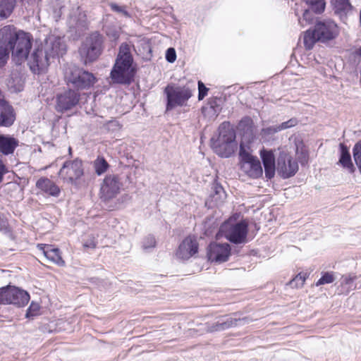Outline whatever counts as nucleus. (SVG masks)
I'll use <instances>...</instances> for the list:
<instances>
[{"label": "nucleus", "instance_id": "1a4fd4ad", "mask_svg": "<svg viewBox=\"0 0 361 361\" xmlns=\"http://www.w3.org/2000/svg\"><path fill=\"white\" fill-rule=\"evenodd\" d=\"M164 94L167 99L166 111H171L176 106H185L192 96L189 87L178 86L173 83L165 87Z\"/></svg>", "mask_w": 361, "mask_h": 361}, {"label": "nucleus", "instance_id": "7ed1b4c3", "mask_svg": "<svg viewBox=\"0 0 361 361\" xmlns=\"http://www.w3.org/2000/svg\"><path fill=\"white\" fill-rule=\"evenodd\" d=\"M339 34L337 24L330 18L317 20L313 30L305 32L303 42L307 49H312L316 42H326L335 39Z\"/></svg>", "mask_w": 361, "mask_h": 361}, {"label": "nucleus", "instance_id": "3c124183", "mask_svg": "<svg viewBox=\"0 0 361 361\" xmlns=\"http://www.w3.org/2000/svg\"><path fill=\"white\" fill-rule=\"evenodd\" d=\"M68 151H69V153L71 154V147H69Z\"/></svg>", "mask_w": 361, "mask_h": 361}, {"label": "nucleus", "instance_id": "2f4dec72", "mask_svg": "<svg viewBox=\"0 0 361 361\" xmlns=\"http://www.w3.org/2000/svg\"><path fill=\"white\" fill-rule=\"evenodd\" d=\"M94 166L97 174L101 175L107 170L109 164L103 157H98L94 161Z\"/></svg>", "mask_w": 361, "mask_h": 361}, {"label": "nucleus", "instance_id": "cd10ccee", "mask_svg": "<svg viewBox=\"0 0 361 361\" xmlns=\"http://www.w3.org/2000/svg\"><path fill=\"white\" fill-rule=\"evenodd\" d=\"M213 192L211 195L212 201L216 204L222 203L226 197V194L221 185L219 184H214L212 188Z\"/></svg>", "mask_w": 361, "mask_h": 361}, {"label": "nucleus", "instance_id": "ddd939ff", "mask_svg": "<svg viewBox=\"0 0 361 361\" xmlns=\"http://www.w3.org/2000/svg\"><path fill=\"white\" fill-rule=\"evenodd\" d=\"M40 45L49 60L56 56H62L66 52V45L63 39L54 35H49Z\"/></svg>", "mask_w": 361, "mask_h": 361}, {"label": "nucleus", "instance_id": "c9c22d12", "mask_svg": "<svg viewBox=\"0 0 361 361\" xmlns=\"http://www.w3.org/2000/svg\"><path fill=\"white\" fill-rule=\"evenodd\" d=\"M335 280V277L332 273L326 272L325 273L316 283V286H320L327 283H331L334 282Z\"/></svg>", "mask_w": 361, "mask_h": 361}, {"label": "nucleus", "instance_id": "f03ea898", "mask_svg": "<svg viewBox=\"0 0 361 361\" xmlns=\"http://www.w3.org/2000/svg\"><path fill=\"white\" fill-rule=\"evenodd\" d=\"M133 61L130 46L126 43L121 44L116 62L110 73L113 83L128 85L131 82L134 76L132 67Z\"/></svg>", "mask_w": 361, "mask_h": 361}, {"label": "nucleus", "instance_id": "8fccbe9b", "mask_svg": "<svg viewBox=\"0 0 361 361\" xmlns=\"http://www.w3.org/2000/svg\"><path fill=\"white\" fill-rule=\"evenodd\" d=\"M359 54L361 55V47L360 49H359Z\"/></svg>", "mask_w": 361, "mask_h": 361}, {"label": "nucleus", "instance_id": "a18cd8bd", "mask_svg": "<svg viewBox=\"0 0 361 361\" xmlns=\"http://www.w3.org/2000/svg\"><path fill=\"white\" fill-rule=\"evenodd\" d=\"M6 226V221L0 216V230Z\"/></svg>", "mask_w": 361, "mask_h": 361}, {"label": "nucleus", "instance_id": "5701e85b", "mask_svg": "<svg viewBox=\"0 0 361 361\" xmlns=\"http://www.w3.org/2000/svg\"><path fill=\"white\" fill-rule=\"evenodd\" d=\"M18 146V140L15 137L0 135V152L3 154H13Z\"/></svg>", "mask_w": 361, "mask_h": 361}, {"label": "nucleus", "instance_id": "f3484780", "mask_svg": "<svg viewBox=\"0 0 361 361\" xmlns=\"http://www.w3.org/2000/svg\"><path fill=\"white\" fill-rule=\"evenodd\" d=\"M231 247L228 243H212L209 245L208 257L212 262H224L228 259Z\"/></svg>", "mask_w": 361, "mask_h": 361}, {"label": "nucleus", "instance_id": "0eeeda50", "mask_svg": "<svg viewBox=\"0 0 361 361\" xmlns=\"http://www.w3.org/2000/svg\"><path fill=\"white\" fill-rule=\"evenodd\" d=\"M247 226L245 221L235 222L229 219L221 226L219 233L233 243L243 244L247 243Z\"/></svg>", "mask_w": 361, "mask_h": 361}, {"label": "nucleus", "instance_id": "f8f14e48", "mask_svg": "<svg viewBox=\"0 0 361 361\" xmlns=\"http://www.w3.org/2000/svg\"><path fill=\"white\" fill-rule=\"evenodd\" d=\"M241 171L252 178H257L263 173L259 160L245 150L242 145L240 149Z\"/></svg>", "mask_w": 361, "mask_h": 361}, {"label": "nucleus", "instance_id": "4468645a", "mask_svg": "<svg viewBox=\"0 0 361 361\" xmlns=\"http://www.w3.org/2000/svg\"><path fill=\"white\" fill-rule=\"evenodd\" d=\"M121 183L118 176L109 175L104 179L100 188V198L103 201H109L115 198L120 192Z\"/></svg>", "mask_w": 361, "mask_h": 361}, {"label": "nucleus", "instance_id": "72a5a7b5", "mask_svg": "<svg viewBox=\"0 0 361 361\" xmlns=\"http://www.w3.org/2000/svg\"><path fill=\"white\" fill-rule=\"evenodd\" d=\"M278 132L276 126H272L262 128L260 135L262 138L268 140L272 137Z\"/></svg>", "mask_w": 361, "mask_h": 361}, {"label": "nucleus", "instance_id": "aec40b11", "mask_svg": "<svg viewBox=\"0 0 361 361\" xmlns=\"http://www.w3.org/2000/svg\"><path fill=\"white\" fill-rule=\"evenodd\" d=\"M6 30L4 27L0 29V68L6 63L11 51L8 42V39H11V32Z\"/></svg>", "mask_w": 361, "mask_h": 361}, {"label": "nucleus", "instance_id": "4be33fe9", "mask_svg": "<svg viewBox=\"0 0 361 361\" xmlns=\"http://www.w3.org/2000/svg\"><path fill=\"white\" fill-rule=\"evenodd\" d=\"M16 120L13 107L7 104H0V127H10Z\"/></svg>", "mask_w": 361, "mask_h": 361}, {"label": "nucleus", "instance_id": "37998d69", "mask_svg": "<svg viewBox=\"0 0 361 361\" xmlns=\"http://www.w3.org/2000/svg\"><path fill=\"white\" fill-rule=\"evenodd\" d=\"M342 283L350 284L354 280V278L350 276H343L341 279Z\"/></svg>", "mask_w": 361, "mask_h": 361}, {"label": "nucleus", "instance_id": "79ce46f5", "mask_svg": "<svg viewBox=\"0 0 361 361\" xmlns=\"http://www.w3.org/2000/svg\"><path fill=\"white\" fill-rule=\"evenodd\" d=\"M198 89H199L198 98L200 100H202L207 95L208 88H207L202 82L199 81Z\"/></svg>", "mask_w": 361, "mask_h": 361}, {"label": "nucleus", "instance_id": "f704fd0d", "mask_svg": "<svg viewBox=\"0 0 361 361\" xmlns=\"http://www.w3.org/2000/svg\"><path fill=\"white\" fill-rule=\"evenodd\" d=\"M298 123V121L295 118H292L287 121L283 122L279 125H276L278 129V131H281L283 130H286L292 127L295 126Z\"/></svg>", "mask_w": 361, "mask_h": 361}, {"label": "nucleus", "instance_id": "9d476101", "mask_svg": "<svg viewBox=\"0 0 361 361\" xmlns=\"http://www.w3.org/2000/svg\"><path fill=\"white\" fill-rule=\"evenodd\" d=\"M30 300V295L18 287L7 286L0 288V305L25 306Z\"/></svg>", "mask_w": 361, "mask_h": 361}, {"label": "nucleus", "instance_id": "412c9836", "mask_svg": "<svg viewBox=\"0 0 361 361\" xmlns=\"http://www.w3.org/2000/svg\"><path fill=\"white\" fill-rule=\"evenodd\" d=\"M35 185L41 192L50 196L58 197L61 192L59 187L48 178H40Z\"/></svg>", "mask_w": 361, "mask_h": 361}, {"label": "nucleus", "instance_id": "6e6552de", "mask_svg": "<svg viewBox=\"0 0 361 361\" xmlns=\"http://www.w3.org/2000/svg\"><path fill=\"white\" fill-rule=\"evenodd\" d=\"M102 37L94 32L85 39L79 49L80 56L85 64L97 60L102 52Z\"/></svg>", "mask_w": 361, "mask_h": 361}, {"label": "nucleus", "instance_id": "20e7f679", "mask_svg": "<svg viewBox=\"0 0 361 361\" xmlns=\"http://www.w3.org/2000/svg\"><path fill=\"white\" fill-rule=\"evenodd\" d=\"M235 133L228 122L222 123L218 129V135L211 138L214 151L222 157H229L235 148Z\"/></svg>", "mask_w": 361, "mask_h": 361}, {"label": "nucleus", "instance_id": "423d86ee", "mask_svg": "<svg viewBox=\"0 0 361 361\" xmlns=\"http://www.w3.org/2000/svg\"><path fill=\"white\" fill-rule=\"evenodd\" d=\"M64 77L68 85L78 90L89 89L97 81L92 73L73 65L66 68Z\"/></svg>", "mask_w": 361, "mask_h": 361}, {"label": "nucleus", "instance_id": "49530a36", "mask_svg": "<svg viewBox=\"0 0 361 361\" xmlns=\"http://www.w3.org/2000/svg\"><path fill=\"white\" fill-rule=\"evenodd\" d=\"M8 102L5 101L4 95L2 94L1 92L0 91V104H7Z\"/></svg>", "mask_w": 361, "mask_h": 361}, {"label": "nucleus", "instance_id": "9b49d317", "mask_svg": "<svg viewBox=\"0 0 361 361\" xmlns=\"http://www.w3.org/2000/svg\"><path fill=\"white\" fill-rule=\"evenodd\" d=\"M83 173L82 163L79 159L66 161L59 171V176L64 183L75 186Z\"/></svg>", "mask_w": 361, "mask_h": 361}, {"label": "nucleus", "instance_id": "58836bf2", "mask_svg": "<svg viewBox=\"0 0 361 361\" xmlns=\"http://www.w3.org/2000/svg\"><path fill=\"white\" fill-rule=\"evenodd\" d=\"M155 244H156L155 238L152 235H149L145 238V240L143 243V247L145 249L153 247L155 246Z\"/></svg>", "mask_w": 361, "mask_h": 361}, {"label": "nucleus", "instance_id": "c85d7f7f", "mask_svg": "<svg viewBox=\"0 0 361 361\" xmlns=\"http://www.w3.org/2000/svg\"><path fill=\"white\" fill-rule=\"evenodd\" d=\"M307 5L316 13L324 11L326 2L324 0H304Z\"/></svg>", "mask_w": 361, "mask_h": 361}, {"label": "nucleus", "instance_id": "ea45409f", "mask_svg": "<svg viewBox=\"0 0 361 361\" xmlns=\"http://www.w3.org/2000/svg\"><path fill=\"white\" fill-rule=\"evenodd\" d=\"M166 59L170 63H173L176 61V54L175 49L173 48H169L167 49L166 54Z\"/></svg>", "mask_w": 361, "mask_h": 361}, {"label": "nucleus", "instance_id": "2eb2a0df", "mask_svg": "<svg viewBox=\"0 0 361 361\" xmlns=\"http://www.w3.org/2000/svg\"><path fill=\"white\" fill-rule=\"evenodd\" d=\"M80 95L75 90H67L56 97V110L58 112H63L71 109L79 102Z\"/></svg>", "mask_w": 361, "mask_h": 361}, {"label": "nucleus", "instance_id": "a878e982", "mask_svg": "<svg viewBox=\"0 0 361 361\" xmlns=\"http://www.w3.org/2000/svg\"><path fill=\"white\" fill-rule=\"evenodd\" d=\"M331 4L334 13L341 17L345 15L351 9L349 0H331Z\"/></svg>", "mask_w": 361, "mask_h": 361}, {"label": "nucleus", "instance_id": "a19ab883", "mask_svg": "<svg viewBox=\"0 0 361 361\" xmlns=\"http://www.w3.org/2000/svg\"><path fill=\"white\" fill-rule=\"evenodd\" d=\"M39 310V305L37 303L32 302L27 310L26 316L27 317L30 316H33L38 312Z\"/></svg>", "mask_w": 361, "mask_h": 361}, {"label": "nucleus", "instance_id": "f257e3e1", "mask_svg": "<svg viewBox=\"0 0 361 361\" xmlns=\"http://www.w3.org/2000/svg\"><path fill=\"white\" fill-rule=\"evenodd\" d=\"M260 157L264 164L265 176L267 178L271 179L274 176L276 169L283 178L293 176L298 170V163L292 161L290 156L285 152H280L276 166L275 157L272 151L262 149L260 151Z\"/></svg>", "mask_w": 361, "mask_h": 361}, {"label": "nucleus", "instance_id": "de8ad7c7", "mask_svg": "<svg viewBox=\"0 0 361 361\" xmlns=\"http://www.w3.org/2000/svg\"><path fill=\"white\" fill-rule=\"evenodd\" d=\"M85 247H92V248H94L96 247V243L94 241H92L91 242V244H87L85 243L84 245Z\"/></svg>", "mask_w": 361, "mask_h": 361}, {"label": "nucleus", "instance_id": "39448f33", "mask_svg": "<svg viewBox=\"0 0 361 361\" xmlns=\"http://www.w3.org/2000/svg\"><path fill=\"white\" fill-rule=\"evenodd\" d=\"M4 29L11 32V39H8V47L16 63H20L27 59L32 47V38L29 33L18 30L13 25H6Z\"/></svg>", "mask_w": 361, "mask_h": 361}, {"label": "nucleus", "instance_id": "4c0bfd02", "mask_svg": "<svg viewBox=\"0 0 361 361\" xmlns=\"http://www.w3.org/2000/svg\"><path fill=\"white\" fill-rule=\"evenodd\" d=\"M110 7H111V10L114 11V12L121 13V15H123L126 17L130 16L128 12L126 10V8L124 6H121L117 5L115 3H111V4H110Z\"/></svg>", "mask_w": 361, "mask_h": 361}, {"label": "nucleus", "instance_id": "c756f323", "mask_svg": "<svg viewBox=\"0 0 361 361\" xmlns=\"http://www.w3.org/2000/svg\"><path fill=\"white\" fill-rule=\"evenodd\" d=\"M240 130L244 133L252 135L253 133V121L251 118L246 116L242 118L238 125Z\"/></svg>", "mask_w": 361, "mask_h": 361}, {"label": "nucleus", "instance_id": "c03bdc74", "mask_svg": "<svg viewBox=\"0 0 361 361\" xmlns=\"http://www.w3.org/2000/svg\"><path fill=\"white\" fill-rule=\"evenodd\" d=\"M6 169L1 160H0V173L4 175L6 173Z\"/></svg>", "mask_w": 361, "mask_h": 361}, {"label": "nucleus", "instance_id": "473e14b6", "mask_svg": "<svg viewBox=\"0 0 361 361\" xmlns=\"http://www.w3.org/2000/svg\"><path fill=\"white\" fill-rule=\"evenodd\" d=\"M353 157L361 173V140L356 143L353 147Z\"/></svg>", "mask_w": 361, "mask_h": 361}, {"label": "nucleus", "instance_id": "6ab92c4d", "mask_svg": "<svg viewBox=\"0 0 361 361\" xmlns=\"http://www.w3.org/2000/svg\"><path fill=\"white\" fill-rule=\"evenodd\" d=\"M37 248L42 252L44 257L49 261L60 267L65 266V261L62 259L60 250L58 248L47 244H38Z\"/></svg>", "mask_w": 361, "mask_h": 361}, {"label": "nucleus", "instance_id": "7c9ffc66", "mask_svg": "<svg viewBox=\"0 0 361 361\" xmlns=\"http://www.w3.org/2000/svg\"><path fill=\"white\" fill-rule=\"evenodd\" d=\"M307 277V275L306 273L300 272L289 282V285L295 288H301L303 286Z\"/></svg>", "mask_w": 361, "mask_h": 361}, {"label": "nucleus", "instance_id": "e433bc0d", "mask_svg": "<svg viewBox=\"0 0 361 361\" xmlns=\"http://www.w3.org/2000/svg\"><path fill=\"white\" fill-rule=\"evenodd\" d=\"M312 20V16L308 10H305L303 13L302 18L298 19L299 24L302 27H305L310 23Z\"/></svg>", "mask_w": 361, "mask_h": 361}, {"label": "nucleus", "instance_id": "a211bd4d", "mask_svg": "<svg viewBox=\"0 0 361 361\" xmlns=\"http://www.w3.org/2000/svg\"><path fill=\"white\" fill-rule=\"evenodd\" d=\"M198 251V243L195 236L186 237L180 244L176 255L180 259H188Z\"/></svg>", "mask_w": 361, "mask_h": 361}, {"label": "nucleus", "instance_id": "bb28decb", "mask_svg": "<svg viewBox=\"0 0 361 361\" xmlns=\"http://www.w3.org/2000/svg\"><path fill=\"white\" fill-rule=\"evenodd\" d=\"M16 0H0V20L6 19L13 13Z\"/></svg>", "mask_w": 361, "mask_h": 361}, {"label": "nucleus", "instance_id": "b1692460", "mask_svg": "<svg viewBox=\"0 0 361 361\" xmlns=\"http://www.w3.org/2000/svg\"><path fill=\"white\" fill-rule=\"evenodd\" d=\"M237 320L232 318L224 319L221 318L217 322L213 324H208L207 325V332L212 333L215 331H220L227 329L234 325L237 324Z\"/></svg>", "mask_w": 361, "mask_h": 361}, {"label": "nucleus", "instance_id": "09e8293b", "mask_svg": "<svg viewBox=\"0 0 361 361\" xmlns=\"http://www.w3.org/2000/svg\"><path fill=\"white\" fill-rule=\"evenodd\" d=\"M3 174L0 173V183L3 180Z\"/></svg>", "mask_w": 361, "mask_h": 361}, {"label": "nucleus", "instance_id": "dca6fc26", "mask_svg": "<svg viewBox=\"0 0 361 361\" xmlns=\"http://www.w3.org/2000/svg\"><path fill=\"white\" fill-rule=\"evenodd\" d=\"M28 64L32 72L43 71L49 64V59L41 45H39L30 57L27 56Z\"/></svg>", "mask_w": 361, "mask_h": 361}, {"label": "nucleus", "instance_id": "393cba45", "mask_svg": "<svg viewBox=\"0 0 361 361\" xmlns=\"http://www.w3.org/2000/svg\"><path fill=\"white\" fill-rule=\"evenodd\" d=\"M341 148V157L339 163L346 168L350 173L354 171V166L351 161L350 154L348 152V147L343 144H340Z\"/></svg>", "mask_w": 361, "mask_h": 361}]
</instances>
